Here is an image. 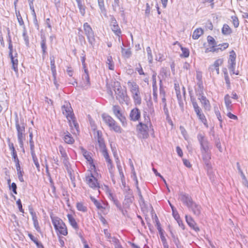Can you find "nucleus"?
I'll return each instance as SVG.
<instances>
[{
	"label": "nucleus",
	"mask_w": 248,
	"mask_h": 248,
	"mask_svg": "<svg viewBox=\"0 0 248 248\" xmlns=\"http://www.w3.org/2000/svg\"><path fill=\"white\" fill-rule=\"evenodd\" d=\"M143 116L144 120L139 122L137 125V129L140 137L145 139L149 137V131H153V127L150 118L147 112L144 111Z\"/></svg>",
	"instance_id": "obj_1"
},
{
	"label": "nucleus",
	"mask_w": 248,
	"mask_h": 248,
	"mask_svg": "<svg viewBox=\"0 0 248 248\" xmlns=\"http://www.w3.org/2000/svg\"><path fill=\"white\" fill-rule=\"evenodd\" d=\"M113 88L116 94V99L121 104L124 103L127 104L129 98L127 95L126 91L122 89L120 83L118 81H114Z\"/></svg>",
	"instance_id": "obj_2"
},
{
	"label": "nucleus",
	"mask_w": 248,
	"mask_h": 248,
	"mask_svg": "<svg viewBox=\"0 0 248 248\" xmlns=\"http://www.w3.org/2000/svg\"><path fill=\"white\" fill-rule=\"evenodd\" d=\"M127 85L131 93L135 104L140 105L141 97L139 85L135 82L131 81H128Z\"/></svg>",
	"instance_id": "obj_3"
},
{
	"label": "nucleus",
	"mask_w": 248,
	"mask_h": 248,
	"mask_svg": "<svg viewBox=\"0 0 248 248\" xmlns=\"http://www.w3.org/2000/svg\"><path fill=\"white\" fill-rule=\"evenodd\" d=\"M50 217L52 223L57 232L64 236L67 235L68 234L67 227L62 219L58 217L52 216H50Z\"/></svg>",
	"instance_id": "obj_4"
},
{
	"label": "nucleus",
	"mask_w": 248,
	"mask_h": 248,
	"mask_svg": "<svg viewBox=\"0 0 248 248\" xmlns=\"http://www.w3.org/2000/svg\"><path fill=\"white\" fill-rule=\"evenodd\" d=\"M102 118L104 122L108 126L110 130H113L117 133L122 132V128L110 116L104 113L102 115Z\"/></svg>",
	"instance_id": "obj_5"
},
{
	"label": "nucleus",
	"mask_w": 248,
	"mask_h": 248,
	"mask_svg": "<svg viewBox=\"0 0 248 248\" xmlns=\"http://www.w3.org/2000/svg\"><path fill=\"white\" fill-rule=\"evenodd\" d=\"M15 124L16 129L17 132V139L20 147L23 146V140L25 139V123L23 120H20L19 121L17 115L16 116L15 119Z\"/></svg>",
	"instance_id": "obj_6"
},
{
	"label": "nucleus",
	"mask_w": 248,
	"mask_h": 248,
	"mask_svg": "<svg viewBox=\"0 0 248 248\" xmlns=\"http://www.w3.org/2000/svg\"><path fill=\"white\" fill-rule=\"evenodd\" d=\"M112 111L115 116L120 121L122 126L126 127L127 125V121L120 107L118 105L113 106Z\"/></svg>",
	"instance_id": "obj_7"
},
{
	"label": "nucleus",
	"mask_w": 248,
	"mask_h": 248,
	"mask_svg": "<svg viewBox=\"0 0 248 248\" xmlns=\"http://www.w3.org/2000/svg\"><path fill=\"white\" fill-rule=\"evenodd\" d=\"M197 140L200 144L201 150H204L205 151L210 148V143L203 132H199L197 134Z\"/></svg>",
	"instance_id": "obj_8"
},
{
	"label": "nucleus",
	"mask_w": 248,
	"mask_h": 248,
	"mask_svg": "<svg viewBox=\"0 0 248 248\" xmlns=\"http://www.w3.org/2000/svg\"><path fill=\"white\" fill-rule=\"evenodd\" d=\"M83 29L89 43L92 45H94L95 43L94 34L90 25L87 22L84 23Z\"/></svg>",
	"instance_id": "obj_9"
},
{
	"label": "nucleus",
	"mask_w": 248,
	"mask_h": 248,
	"mask_svg": "<svg viewBox=\"0 0 248 248\" xmlns=\"http://www.w3.org/2000/svg\"><path fill=\"white\" fill-rule=\"evenodd\" d=\"M85 181L89 186L93 189H99L100 188L97 180L91 173L86 175Z\"/></svg>",
	"instance_id": "obj_10"
},
{
	"label": "nucleus",
	"mask_w": 248,
	"mask_h": 248,
	"mask_svg": "<svg viewBox=\"0 0 248 248\" xmlns=\"http://www.w3.org/2000/svg\"><path fill=\"white\" fill-rule=\"evenodd\" d=\"M90 198L97 209L102 212L104 214L107 213L109 208V206L108 203L104 202H100L93 197H91Z\"/></svg>",
	"instance_id": "obj_11"
},
{
	"label": "nucleus",
	"mask_w": 248,
	"mask_h": 248,
	"mask_svg": "<svg viewBox=\"0 0 248 248\" xmlns=\"http://www.w3.org/2000/svg\"><path fill=\"white\" fill-rule=\"evenodd\" d=\"M62 113L66 116L68 119H71L72 117L74 116L72 108L70 103L65 102L62 107Z\"/></svg>",
	"instance_id": "obj_12"
},
{
	"label": "nucleus",
	"mask_w": 248,
	"mask_h": 248,
	"mask_svg": "<svg viewBox=\"0 0 248 248\" xmlns=\"http://www.w3.org/2000/svg\"><path fill=\"white\" fill-rule=\"evenodd\" d=\"M179 198L187 208L194 202L191 197L186 193H180Z\"/></svg>",
	"instance_id": "obj_13"
},
{
	"label": "nucleus",
	"mask_w": 248,
	"mask_h": 248,
	"mask_svg": "<svg viewBox=\"0 0 248 248\" xmlns=\"http://www.w3.org/2000/svg\"><path fill=\"white\" fill-rule=\"evenodd\" d=\"M229 46V44L227 43L219 44L218 46L212 45V46L207 48L205 49V52L208 53L209 52H218L219 50L221 51L224 50Z\"/></svg>",
	"instance_id": "obj_14"
},
{
	"label": "nucleus",
	"mask_w": 248,
	"mask_h": 248,
	"mask_svg": "<svg viewBox=\"0 0 248 248\" xmlns=\"http://www.w3.org/2000/svg\"><path fill=\"white\" fill-rule=\"evenodd\" d=\"M236 54L233 50H232L230 53L229 59L228 60V68L230 71H233L235 69L236 62Z\"/></svg>",
	"instance_id": "obj_15"
},
{
	"label": "nucleus",
	"mask_w": 248,
	"mask_h": 248,
	"mask_svg": "<svg viewBox=\"0 0 248 248\" xmlns=\"http://www.w3.org/2000/svg\"><path fill=\"white\" fill-rule=\"evenodd\" d=\"M188 208L196 217H199L202 213V208L201 206L194 202L188 207Z\"/></svg>",
	"instance_id": "obj_16"
},
{
	"label": "nucleus",
	"mask_w": 248,
	"mask_h": 248,
	"mask_svg": "<svg viewBox=\"0 0 248 248\" xmlns=\"http://www.w3.org/2000/svg\"><path fill=\"white\" fill-rule=\"evenodd\" d=\"M81 153L87 160V162L91 165L92 169L95 168V165L93 164V159L91 155V153L87 151L83 147L81 148Z\"/></svg>",
	"instance_id": "obj_17"
},
{
	"label": "nucleus",
	"mask_w": 248,
	"mask_h": 248,
	"mask_svg": "<svg viewBox=\"0 0 248 248\" xmlns=\"http://www.w3.org/2000/svg\"><path fill=\"white\" fill-rule=\"evenodd\" d=\"M129 117L130 120L133 121L139 120L140 117V111L139 109L137 108L132 109L130 111Z\"/></svg>",
	"instance_id": "obj_18"
},
{
	"label": "nucleus",
	"mask_w": 248,
	"mask_h": 248,
	"mask_svg": "<svg viewBox=\"0 0 248 248\" xmlns=\"http://www.w3.org/2000/svg\"><path fill=\"white\" fill-rule=\"evenodd\" d=\"M185 218L187 223L191 228H192L196 232H198L200 230L199 228L197 226L196 222L191 216L186 215Z\"/></svg>",
	"instance_id": "obj_19"
},
{
	"label": "nucleus",
	"mask_w": 248,
	"mask_h": 248,
	"mask_svg": "<svg viewBox=\"0 0 248 248\" xmlns=\"http://www.w3.org/2000/svg\"><path fill=\"white\" fill-rule=\"evenodd\" d=\"M199 120L203 124L205 127H208L207 121L204 114L202 112L201 108L195 111Z\"/></svg>",
	"instance_id": "obj_20"
},
{
	"label": "nucleus",
	"mask_w": 248,
	"mask_h": 248,
	"mask_svg": "<svg viewBox=\"0 0 248 248\" xmlns=\"http://www.w3.org/2000/svg\"><path fill=\"white\" fill-rule=\"evenodd\" d=\"M17 54L15 52V54L10 55L11 62L12 63V69L16 72L18 71V60L17 59Z\"/></svg>",
	"instance_id": "obj_21"
},
{
	"label": "nucleus",
	"mask_w": 248,
	"mask_h": 248,
	"mask_svg": "<svg viewBox=\"0 0 248 248\" xmlns=\"http://www.w3.org/2000/svg\"><path fill=\"white\" fill-rule=\"evenodd\" d=\"M198 98L200 100L201 103L202 104L205 109H210L211 106L210 102L209 100L206 98V97L203 95V94L199 95Z\"/></svg>",
	"instance_id": "obj_22"
},
{
	"label": "nucleus",
	"mask_w": 248,
	"mask_h": 248,
	"mask_svg": "<svg viewBox=\"0 0 248 248\" xmlns=\"http://www.w3.org/2000/svg\"><path fill=\"white\" fill-rule=\"evenodd\" d=\"M41 47L42 50V57L44 59L47 54V46L46 44V39L44 36H41V41L40 43Z\"/></svg>",
	"instance_id": "obj_23"
},
{
	"label": "nucleus",
	"mask_w": 248,
	"mask_h": 248,
	"mask_svg": "<svg viewBox=\"0 0 248 248\" xmlns=\"http://www.w3.org/2000/svg\"><path fill=\"white\" fill-rule=\"evenodd\" d=\"M201 151L203 160H204L205 163L207 165H208L209 160L211 158V156L209 153L210 149H208L207 150H206V151H205L204 150H201Z\"/></svg>",
	"instance_id": "obj_24"
},
{
	"label": "nucleus",
	"mask_w": 248,
	"mask_h": 248,
	"mask_svg": "<svg viewBox=\"0 0 248 248\" xmlns=\"http://www.w3.org/2000/svg\"><path fill=\"white\" fill-rule=\"evenodd\" d=\"M63 140L65 143L72 144L74 143L75 140L72 135L68 132L64 133Z\"/></svg>",
	"instance_id": "obj_25"
},
{
	"label": "nucleus",
	"mask_w": 248,
	"mask_h": 248,
	"mask_svg": "<svg viewBox=\"0 0 248 248\" xmlns=\"http://www.w3.org/2000/svg\"><path fill=\"white\" fill-rule=\"evenodd\" d=\"M156 226H157V229L159 233L160 238L162 242L163 245H164L165 244H167L166 239L165 238V236H164V234L163 233V230L160 226V224L158 220L156 221Z\"/></svg>",
	"instance_id": "obj_26"
},
{
	"label": "nucleus",
	"mask_w": 248,
	"mask_h": 248,
	"mask_svg": "<svg viewBox=\"0 0 248 248\" xmlns=\"http://www.w3.org/2000/svg\"><path fill=\"white\" fill-rule=\"evenodd\" d=\"M159 96L163 105L167 104L165 98V91L161 85V80H160Z\"/></svg>",
	"instance_id": "obj_27"
},
{
	"label": "nucleus",
	"mask_w": 248,
	"mask_h": 248,
	"mask_svg": "<svg viewBox=\"0 0 248 248\" xmlns=\"http://www.w3.org/2000/svg\"><path fill=\"white\" fill-rule=\"evenodd\" d=\"M223 62L222 59H217L214 63L213 64L211 65V68H216V75H218L219 73V66L221 65Z\"/></svg>",
	"instance_id": "obj_28"
},
{
	"label": "nucleus",
	"mask_w": 248,
	"mask_h": 248,
	"mask_svg": "<svg viewBox=\"0 0 248 248\" xmlns=\"http://www.w3.org/2000/svg\"><path fill=\"white\" fill-rule=\"evenodd\" d=\"M68 221L70 225L72 226V227L75 229H78V224L75 220V219L74 218L73 216L71 214H68L67 215Z\"/></svg>",
	"instance_id": "obj_29"
},
{
	"label": "nucleus",
	"mask_w": 248,
	"mask_h": 248,
	"mask_svg": "<svg viewBox=\"0 0 248 248\" xmlns=\"http://www.w3.org/2000/svg\"><path fill=\"white\" fill-rule=\"evenodd\" d=\"M197 86L198 88L196 89V93L197 94L199 95L203 94L204 87L202 80L198 81Z\"/></svg>",
	"instance_id": "obj_30"
},
{
	"label": "nucleus",
	"mask_w": 248,
	"mask_h": 248,
	"mask_svg": "<svg viewBox=\"0 0 248 248\" xmlns=\"http://www.w3.org/2000/svg\"><path fill=\"white\" fill-rule=\"evenodd\" d=\"M70 127L73 129L75 128L78 132L79 131V126L77 122L75 120V118L73 116L71 119H68Z\"/></svg>",
	"instance_id": "obj_31"
},
{
	"label": "nucleus",
	"mask_w": 248,
	"mask_h": 248,
	"mask_svg": "<svg viewBox=\"0 0 248 248\" xmlns=\"http://www.w3.org/2000/svg\"><path fill=\"white\" fill-rule=\"evenodd\" d=\"M229 94H226L224 97V102L226 107L228 111L231 110L232 108V101Z\"/></svg>",
	"instance_id": "obj_32"
},
{
	"label": "nucleus",
	"mask_w": 248,
	"mask_h": 248,
	"mask_svg": "<svg viewBox=\"0 0 248 248\" xmlns=\"http://www.w3.org/2000/svg\"><path fill=\"white\" fill-rule=\"evenodd\" d=\"M221 32L224 35H229L232 33V30L228 25L225 24L221 29Z\"/></svg>",
	"instance_id": "obj_33"
},
{
	"label": "nucleus",
	"mask_w": 248,
	"mask_h": 248,
	"mask_svg": "<svg viewBox=\"0 0 248 248\" xmlns=\"http://www.w3.org/2000/svg\"><path fill=\"white\" fill-rule=\"evenodd\" d=\"M203 33V31L202 28L196 29L192 34L193 39H198Z\"/></svg>",
	"instance_id": "obj_34"
},
{
	"label": "nucleus",
	"mask_w": 248,
	"mask_h": 248,
	"mask_svg": "<svg viewBox=\"0 0 248 248\" xmlns=\"http://www.w3.org/2000/svg\"><path fill=\"white\" fill-rule=\"evenodd\" d=\"M124 198L131 200H134V197L133 195L132 191L129 188V187H127L124 190Z\"/></svg>",
	"instance_id": "obj_35"
},
{
	"label": "nucleus",
	"mask_w": 248,
	"mask_h": 248,
	"mask_svg": "<svg viewBox=\"0 0 248 248\" xmlns=\"http://www.w3.org/2000/svg\"><path fill=\"white\" fill-rule=\"evenodd\" d=\"M50 66L53 77H55L57 75L56 66L55 64V59L53 56L50 57Z\"/></svg>",
	"instance_id": "obj_36"
},
{
	"label": "nucleus",
	"mask_w": 248,
	"mask_h": 248,
	"mask_svg": "<svg viewBox=\"0 0 248 248\" xmlns=\"http://www.w3.org/2000/svg\"><path fill=\"white\" fill-rule=\"evenodd\" d=\"M83 80H84V83L82 84V87H87L90 86V77L89 74H84L82 77Z\"/></svg>",
	"instance_id": "obj_37"
},
{
	"label": "nucleus",
	"mask_w": 248,
	"mask_h": 248,
	"mask_svg": "<svg viewBox=\"0 0 248 248\" xmlns=\"http://www.w3.org/2000/svg\"><path fill=\"white\" fill-rule=\"evenodd\" d=\"M168 76V71L167 69L166 68L163 67L161 69L160 71V73L158 76V78L160 79V80L162 79H160L162 78V79L166 78Z\"/></svg>",
	"instance_id": "obj_38"
},
{
	"label": "nucleus",
	"mask_w": 248,
	"mask_h": 248,
	"mask_svg": "<svg viewBox=\"0 0 248 248\" xmlns=\"http://www.w3.org/2000/svg\"><path fill=\"white\" fill-rule=\"evenodd\" d=\"M111 29L116 35H117V36L121 35V34L122 33V31H121V30L118 24L117 25H114L113 26H112L111 27Z\"/></svg>",
	"instance_id": "obj_39"
},
{
	"label": "nucleus",
	"mask_w": 248,
	"mask_h": 248,
	"mask_svg": "<svg viewBox=\"0 0 248 248\" xmlns=\"http://www.w3.org/2000/svg\"><path fill=\"white\" fill-rule=\"evenodd\" d=\"M28 236L30 238L36 245L38 247L43 248V246L38 240L37 238L34 237V236L30 233H28Z\"/></svg>",
	"instance_id": "obj_40"
},
{
	"label": "nucleus",
	"mask_w": 248,
	"mask_h": 248,
	"mask_svg": "<svg viewBox=\"0 0 248 248\" xmlns=\"http://www.w3.org/2000/svg\"><path fill=\"white\" fill-rule=\"evenodd\" d=\"M22 36H23V39L25 41L26 45L27 46H29V36L27 35V30H26L25 26H24V27H23V32Z\"/></svg>",
	"instance_id": "obj_41"
},
{
	"label": "nucleus",
	"mask_w": 248,
	"mask_h": 248,
	"mask_svg": "<svg viewBox=\"0 0 248 248\" xmlns=\"http://www.w3.org/2000/svg\"><path fill=\"white\" fill-rule=\"evenodd\" d=\"M97 1L101 12L102 14H106V10L104 5V0H97Z\"/></svg>",
	"instance_id": "obj_42"
},
{
	"label": "nucleus",
	"mask_w": 248,
	"mask_h": 248,
	"mask_svg": "<svg viewBox=\"0 0 248 248\" xmlns=\"http://www.w3.org/2000/svg\"><path fill=\"white\" fill-rule=\"evenodd\" d=\"M122 53L125 58H128L131 55V52L129 49H125L122 47Z\"/></svg>",
	"instance_id": "obj_43"
},
{
	"label": "nucleus",
	"mask_w": 248,
	"mask_h": 248,
	"mask_svg": "<svg viewBox=\"0 0 248 248\" xmlns=\"http://www.w3.org/2000/svg\"><path fill=\"white\" fill-rule=\"evenodd\" d=\"M102 155L106 159V161L108 163V164L111 165V160L109 158L108 154L106 149L102 150Z\"/></svg>",
	"instance_id": "obj_44"
},
{
	"label": "nucleus",
	"mask_w": 248,
	"mask_h": 248,
	"mask_svg": "<svg viewBox=\"0 0 248 248\" xmlns=\"http://www.w3.org/2000/svg\"><path fill=\"white\" fill-rule=\"evenodd\" d=\"M146 51L147 53V58L150 63H152L153 60V55L152 54V50L150 46L146 48Z\"/></svg>",
	"instance_id": "obj_45"
},
{
	"label": "nucleus",
	"mask_w": 248,
	"mask_h": 248,
	"mask_svg": "<svg viewBox=\"0 0 248 248\" xmlns=\"http://www.w3.org/2000/svg\"><path fill=\"white\" fill-rule=\"evenodd\" d=\"M98 143L99 146L101 150H103L106 149V146L104 141L103 139L99 136V133H98Z\"/></svg>",
	"instance_id": "obj_46"
},
{
	"label": "nucleus",
	"mask_w": 248,
	"mask_h": 248,
	"mask_svg": "<svg viewBox=\"0 0 248 248\" xmlns=\"http://www.w3.org/2000/svg\"><path fill=\"white\" fill-rule=\"evenodd\" d=\"M107 64L108 65V68L110 70L114 69V63L112 61V58L111 56H108L107 58Z\"/></svg>",
	"instance_id": "obj_47"
},
{
	"label": "nucleus",
	"mask_w": 248,
	"mask_h": 248,
	"mask_svg": "<svg viewBox=\"0 0 248 248\" xmlns=\"http://www.w3.org/2000/svg\"><path fill=\"white\" fill-rule=\"evenodd\" d=\"M77 208L78 211L85 212L87 211V207L82 202H78L77 203Z\"/></svg>",
	"instance_id": "obj_48"
},
{
	"label": "nucleus",
	"mask_w": 248,
	"mask_h": 248,
	"mask_svg": "<svg viewBox=\"0 0 248 248\" xmlns=\"http://www.w3.org/2000/svg\"><path fill=\"white\" fill-rule=\"evenodd\" d=\"M117 167L119 172L120 176L121 179L124 178V174L123 172L122 167L121 165V163L119 160L116 161Z\"/></svg>",
	"instance_id": "obj_49"
},
{
	"label": "nucleus",
	"mask_w": 248,
	"mask_h": 248,
	"mask_svg": "<svg viewBox=\"0 0 248 248\" xmlns=\"http://www.w3.org/2000/svg\"><path fill=\"white\" fill-rule=\"evenodd\" d=\"M181 49L182 51V54H181V57H184V58H187L189 55V51L188 49L183 47L182 46L181 47Z\"/></svg>",
	"instance_id": "obj_50"
},
{
	"label": "nucleus",
	"mask_w": 248,
	"mask_h": 248,
	"mask_svg": "<svg viewBox=\"0 0 248 248\" xmlns=\"http://www.w3.org/2000/svg\"><path fill=\"white\" fill-rule=\"evenodd\" d=\"M31 155L32 157L33 161L36 168L37 169V170H39V169H40L39 163L38 161L37 158L34 152H31Z\"/></svg>",
	"instance_id": "obj_51"
},
{
	"label": "nucleus",
	"mask_w": 248,
	"mask_h": 248,
	"mask_svg": "<svg viewBox=\"0 0 248 248\" xmlns=\"http://www.w3.org/2000/svg\"><path fill=\"white\" fill-rule=\"evenodd\" d=\"M12 157L13 158L14 161L16 163V169L21 168L19 161L17 157V154H15L14 155H12Z\"/></svg>",
	"instance_id": "obj_52"
},
{
	"label": "nucleus",
	"mask_w": 248,
	"mask_h": 248,
	"mask_svg": "<svg viewBox=\"0 0 248 248\" xmlns=\"http://www.w3.org/2000/svg\"><path fill=\"white\" fill-rule=\"evenodd\" d=\"M106 188V194H107L108 198L109 200L113 201L115 198H114L112 193L111 192L110 190L109 189L108 186H105Z\"/></svg>",
	"instance_id": "obj_53"
},
{
	"label": "nucleus",
	"mask_w": 248,
	"mask_h": 248,
	"mask_svg": "<svg viewBox=\"0 0 248 248\" xmlns=\"http://www.w3.org/2000/svg\"><path fill=\"white\" fill-rule=\"evenodd\" d=\"M106 188V194H107L108 198L109 200L113 201L115 198H114L112 193L111 192L110 190L109 189L108 186H105Z\"/></svg>",
	"instance_id": "obj_54"
},
{
	"label": "nucleus",
	"mask_w": 248,
	"mask_h": 248,
	"mask_svg": "<svg viewBox=\"0 0 248 248\" xmlns=\"http://www.w3.org/2000/svg\"><path fill=\"white\" fill-rule=\"evenodd\" d=\"M109 242H111L115 245V247H117V246L121 245L119 240L117 239L116 237H111L109 240H108Z\"/></svg>",
	"instance_id": "obj_55"
},
{
	"label": "nucleus",
	"mask_w": 248,
	"mask_h": 248,
	"mask_svg": "<svg viewBox=\"0 0 248 248\" xmlns=\"http://www.w3.org/2000/svg\"><path fill=\"white\" fill-rule=\"evenodd\" d=\"M62 162H63L64 166L68 170L69 166L70 165V163L69 162V159H68L67 155H66L64 157H62Z\"/></svg>",
	"instance_id": "obj_56"
},
{
	"label": "nucleus",
	"mask_w": 248,
	"mask_h": 248,
	"mask_svg": "<svg viewBox=\"0 0 248 248\" xmlns=\"http://www.w3.org/2000/svg\"><path fill=\"white\" fill-rule=\"evenodd\" d=\"M29 212H30V214L31 216L33 222V221H37L38 220H37V217L36 216V214L35 212H34V210L32 209V208H29Z\"/></svg>",
	"instance_id": "obj_57"
},
{
	"label": "nucleus",
	"mask_w": 248,
	"mask_h": 248,
	"mask_svg": "<svg viewBox=\"0 0 248 248\" xmlns=\"http://www.w3.org/2000/svg\"><path fill=\"white\" fill-rule=\"evenodd\" d=\"M8 48L9 49V55H14L12 40L10 37L8 39Z\"/></svg>",
	"instance_id": "obj_58"
},
{
	"label": "nucleus",
	"mask_w": 248,
	"mask_h": 248,
	"mask_svg": "<svg viewBox=\"0 0 248 248\" xmlns=\"http://www.w3.org/2000/svg\"><path fill=\"white\" fill-rule=\"evenodd\" d=\"M133 200L128 199L124 198V202H123V204L124 205L125 208H128L129 207V205L132 203Z\"/></svg>",
	"instance_id": "obj_59"
},
{
	"label": "nucleus",
	"mask_w": 248,
	"mask_h": 248,
	"mask_svg": "<svg viewBox=\"0 0 248 248\" xmlns=\"http://www.w3.org/2000/svg\"><path fill=\"white\" fill-rule=\"evenodd\" d=\"M30 137V148L31 152H34V143L32 140V132L30 133L29 135Z\"/></svg>",
	"instance_id": "obj_60"
},
{
	"label": "nucleus",
	"mask_w": 248,
	"mask_h": 248,
	"mask_svg": "<svg viewBox=\"0 0 248 248\" xmlns=\"http://www.w3.org/2000/svg\"><path fill=\"white\" fill-rule=\"evenodd\" d=\"M232 24L235 28H237L239 26V22L238 18L235 16H232Z\"/></svg>",
	"instance_id": "obj_61"
},
{
	"label": "nucleus",
	"mask_w": 248,
	"mask_h": 248,
	"mask_svg": "<svg viewBox=\"0 0 248 248\" xmlns=\"http://www.w3.org/2000/svg\"><path fill=\"white\" fill-rule=\"evenodd\" d=\"M59 150L61 155V157H63L67 155L65 149L62 146L60 145L59 146Z\"/></svg>",
	"instance_id": "obj_62"
},
{
	"label": "nucleus",
	"mask_w": 248,
	"mask_h": 248,
	"mask_svg": "<svg viewBox=\"0 0 248 248\" xmlns=\"http://www.w3.org/2000/svg\"><path fill=\"white\" fill-rule=\"evenodd\" d=\"M207 41H208V42L209 44H210L212 45L217 46V43L216 42L215 39L213 37H212L211 36H208L207 37Z\"/></svg>",
	"instance_id": "obj_63"
},
{
	"label": "nucleus",
	"mask_w": 248,
	"mask_h": 248,
	"mask_svg": "<svg viewBox=\"0 0 248 248\" xmlns=\"http://www.w3.org/2000/svg\"><path fill=\"white\" fill-rule=\"evenodd\" d=\"M214 110H215V113L216 114V115L217 119L220 122H222L221 116L220 113L219 112V111L217 107H214Z\"/></svg>",
	"instance_id": "obj_64"
}]
</instances>
